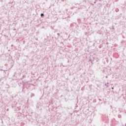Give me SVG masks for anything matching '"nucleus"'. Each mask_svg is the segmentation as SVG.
<instances>
[{
    "label": "nucleus",
    "instance_id": "obj_1",
    "mask_svg": "<svg viewBox=\"0 0 126 126\" xmlns=\"http://www.w3.org/2000/svg\"><path fill=\"white\" fill-rule=\"evenodd\" d=\"M44 16L43 14H41V17H42Z\"/></svg>",
    "mask_w": 126,
    "mask_h": 126
},
{
    "label": "nucleus",
    "instance_id": "obj_2",
    "mask_svg": "<svg viewBox=\"0 0 126 126\" xmlns=\"http://www.w3.org/2000/svg\"><path fill=\"white\" fill-rule=\"evenodd\" d=\"M112 89H114V88H112Z\"/></svg>",
    "mask_w": 126,
    "mask_h": 126
}]
</instances>
